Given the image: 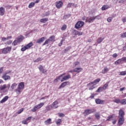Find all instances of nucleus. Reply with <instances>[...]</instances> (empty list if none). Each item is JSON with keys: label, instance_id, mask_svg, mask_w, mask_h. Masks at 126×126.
Wrapping results in <instances>:
<instances>
[{"label": "nucleus", "instance_id": "1", "mask_svg": "<svg viewBox=\"0 0 126 126\" xmlns=\"http://www.w3.org/2000/svg\"><path fill=\"white\" fill-rule=\"evenodd\" d=\"M24 83H20L18 85L17 88L15 90V92H16V94L18 95L21 94V92H22V91H23L24 90Z\"/></svg>", "mask_w": 126, "mask_h": 126}, {"label": "nucleus", "instance_id": "2", "mask_svg": "<svg viewBox=\"0 0 126 126\" xmlns=\"http://www.w3.org/2000/svg\"><path fill=\"white\" fill-rule=\"evenodd\" d=\"M32 46H33V43L32 42H31L28 44L27 45L22 47L21 49V51H22V52H24L25 51L28 50V49H30V48H31Z\"/></svg>", "mask_w": 126, "mask_h": 126}, {"label": "nucleus", "instance_id": "3", "mask_svg": "<svg viewBox=\"0 0 126 126\" xmlns=\"http://www.w3.org/2000/svg\"><path fill=\"white\" fill-rule=\"evenodd\" d=\"M11 51V47H6L2 49V54L6 55V54H8V53H10Z\"/></svg>", "mask_w": 126, "mask_h": 126}, {"label": "nucleus", "instance_id": "4", "mask_svg": "<svg viewBox=\"0 0 126 126\" xmlns=\"http://www.w3.org/2000/svg\"><path fill=\"white\" fill-rule=\"evenodd\" d=\"M84 25V22L83 21H78L75 26V28L76 29H78L79 28H81V27H82Z\"/></svg>", "mask_w": 126, "mask_h": 126}, {"label": "nucleus", "instance_id": "5", "mask_svg": "<svg viewBox=\"0 0 126 126\" xmlns=\"http://www.w3.org/2000/svg\"><path fill=\"white\" fill-rule=\"evenodd\" d=\"M94 112H95V110L94 109H87L85 110L84 114L87 116H88V115H90V114H92V113H94Z\"/></svg>", "mask_w": 126, "mask_h": 126}, {"label": "nucleus", "instance_id": "6", "mask_svg": "<svg viewBox=\"0 0 126 126\" xmlns=\"http://www.w3.org/2000/svg\"><path fill=\"white\" fill-rule=\"evenodd\" d=\"M101 80V79H100V78H97L96 79H95L94 81H93L91 83H90L89 84H88L87 85V86H90V85L92 84H93L94 85H96V84H97V83H99V82H100V81Z\"/></svg>", "mask_w": 126, "mask_h": 126}, {"label": "nucleus", "instance_id": "7", "mask_svg": "<svg viewBox=\"0 0 126 126\" xmlns=\"http://www.w3.org/2000/svg\"><path fill=\"white\" fill-rule=\"evenodd\" d=\"M63 3L62 0H59L56 2V6L57 8H61L63 6Z\"/></svg>", "mask_w": 126, "mask_h": 126}, {"label": "nucleus", "instance_id": "8", "mask_svg": "<svg viewBox=\"0 0 126 126\" xmlns=\"http://www.w3.org/2000/svg\"><path fill=\"white\" fill-rule=\"evenodd\" d=\"M59 105V102L56 100L51 105V108H52L53 109H57L59 108V105Z\"/></svg>", "mask_w": 126, "mask_h": 126}, {"label": "nucleus", "instance_id": "9", "mask_svg": "<svg viewBox=\"0 0 126 126\" xmlns=\"http://www.w3.org/2000/svg\"><path fill=\"white\" fill-rule=\"evenodd\" d=\"M95 18L94 17H87L86 19V22H89V23L93 22Z\"/></svg>", "mask_w": 126, "mask_h": 126}, {"label": "nucleus", "instance_id": "10", "mask_svg": "<svg viewBox=\"0 0 126 126\" xmlns=\"http://www.w3.org/2000/svg\"><path fill=\"white\" fill-rule=\"evenodd\" d=\"M1 78L5 81L9 80V79H10V76L7 75V73H4Z\"/></svg>", "mask_w": 126, "mask_h": 126}, {"label": "nucleus", "instance_id": "11", "mask_svg": "<svg viewBox=\"0 0 126 126\" xmlns=\"http://www.w3.org/2000/svg\"><path fill=\"white\" fill-rule=\"evenodd\" d=\"M38 68L39 69V71L42 72V73H46V72H47V70L46 69H44V67L42 66V65H39Z\"/></svg>", "mask_w": 126, "mask_h": 126}, {"label": "nucleus", "instance_id": "12", "mask_svg": "<svg viewBox=\"0 0 126 126\" xmlns=\"http://www.w3.org/2000/svg\"><path fill=\"white\" fill-rule=\"evenodd\" d=\"M71 77L70 76V75L68 74L62 78V79L61 80V82H63V81H66L67 79H69L71 78Z\"/></svg>", "mask_w": 126, "mask_h": 126}, {"label": "nucleus", "instance_id": "13", "mask_svg": "<svg viewBox=\"0 0 126 126\" xmlns=\"http://www.w3.org/2000/svg\"><path fill=\"white\" fill-rule=\"evenodd\" d=\"M125 123V118H119L118 120V125L119 126H122L123 124Z\"/></svg>", "mask_w": 126, "mask_h": 126}, {"label": "nucleus", "instance_id": "14", "mask_svg": "<svg viewBox=\"0 0 126 126\" xmlns=\"http://www.w3.org/2000/svg\"><path fill=\"white\" fill-rule=\"evenodd\" d=\"M124 116H125V112L123 110L120 109L119 111L118 118H124Z\"/></svg>", "mask_w": 126, "mask_h": 126}, {"label": "nucleus", "instance_id": "15", "mask_svg": "<svg viewBox=\"0 0 126 126\" xmlns=\"http://www.w3.org/2000/svg\"><path fill=\"white\" fill-rule=\"evenodd\" d=\"M68 84H69V82H64L61 84L59 88H63V87H65L66 85H68Z\"/></svg>", "mask_w": 126, "mask_h": 126}, {"label": "nucleus", "instance_id": "16", "mask_svg": "<svg viewBox=\"0 0 126 126\" xmlns=\"http://www.w3.org/2000/svg\"><path fill=\"white\" fill-rule=\"evenodd\" d=\"M82 70H83V68L81 67H76L73 69L74 72H77L78 73L81 72Z\"/></svg>", "mask_w": 126, "mask_h": 126}, {"label": "nucleus", "instance_id": "17", "mask_svg": "<svg viewBox=\"0 0 126 126\" xmlns=\"http://www.w3.org/2000/svg\"><path fill=\"white\" fill-rule=\"evenodd\" d=\"M45 39H46L44 37H42L38 40H36V43L38 44H41V43H43L44 42Z\"/></svg>", "mask_w": 126, "mask_h": 126}, {"label": "nucleus", "instance_id": "18", "mask_svg": "<svg viewBox=\"0 0 126 126\" xmlns=\"http://www.w3.org/2000/svg\"><path fill=\"white\" fill-rule=\"evenodd\" d=\"M109 70H110V69L108 67H105L102 70L101 73L105 74V73H107Z\"/></svg>", "mask_w": 126, "mask_h": 126}, {"label": "nucleus", "instance_id": "19", "mask_svg": "<svg viewBox=\"0 0 126 126\" xmlns=\"http://www.w3.org/2000/svg\"><path fill=\"white\" fill-rule=\"evenodd\" d=\"M5 11V9H4V8L1 7L0 8V15H4V12Z\"/></svg>", "mask_w": 126, "mask_h": 126}, {"label": "nucleus", "instance_id": "20", "mask_svg": "<svg viewBox=\"0 0 126 126\" xmlns=\"http://www.w3.org/2000/svg\"><path fill=\"white\" fill-rule=\"evenodd\" d=\"M8 96L6 95L3 97V98L0 100V103H4V102H6L7 100H8Z\"/></svg>", "mask_w": 126, "mask_h": 126}, {"label": "nucleus", "instance_id": "21", "mask_svg": "<svg viewBox=\"0 0 126 126\" xmlns=\"http://www.w3.org/2000/svg\"><path fill=\"white\" fill-rule=\"evenodd\" d=\"M55 39V36L52 35L48 39L49 40V42H55L56 41Z\"/></svg>", "mask_w": 126, "mask_h": 126}, {"label": "nucleus", "instance_id": "22", "mask_svg": "<svg viewBox=\"0 0 126 126\" xmlns=\"http://www.w3.org/2000/svg\"><path fill=\"white\" fill-rule=\"evenodd\" d=\"M44 124L45 125H51V124H52V119H51L50 118H49L48 119H47L46 121H45L44 122Z\"/></svg>", "mask_w": 126, "mask_h": 126}, {"label": "nucleus", "instance_id": "23", "mask_svg": "<svg viewBox=\"0 0 126 126\" xmlns=\"http://www.w3.org/2000/svg\"><path fill=\"white\" fill-rule=\"evenodd\" d=\"M50 14H51V12H50V11H48L46 12H45V13H43L41 15L42 17H45V16H49V15H50Z\"/></svg>", "mask_w": 126, "mask_h": 126}, {"label": "nucleus", "instance_id": "24", "mask_svg": "<svg viewBox=\"0 0 126 126\" xmlns=\"http://www.w3.org/2000/svg\"><path fill=\"white\" fill-rule=\"evenodd\" d=\"M78 65H80V63L79 62L77 61L73 63L72 66L73 67H75L76 66H78Z\"/></svg>", "mask_w": 126, "mask_h": 126}, {"label": "nucleus", "instance_id": "25", "mask_svg": "<svg viewBox=\"0 0 126 126\" xmlns=\"http://www.w3.org/2000/svg\"><path fill=\"white\" fill-rule=\"evenodd\" d=\"M63 75H65V73L62 74V75L59 76L58 78L54 80V82H58V81H59V80H60V79H61V77H63Z\"/></svg>", "mask_w": 126, "mask_h": 126}, {"label": "nucleus", "instance_id": "26", "mask_svg": "<svg viewBox=\"0 0 126 126\" xmlns=\"http://www.w3.org/2000/svg\"><path fill=\"white\" fill-rule=\"evenodd\" d=\"M104 100H102L100 99H95V102L96 104H103L104 103Z\"/></svg>", "mask_w": 126, "mask_h": 126}, {"label": "nucleus", "instance_id": "27", "mask_svg": "<svg viewBox=\"0 0 126 126\" xmlns=\"http://www.w3.org/2000/svg\"><path fill=\"white\" fill-rule=\"evenodd\" d=\"M17 40L20 42L21 43V41L23 40H24V36H22V35H21L20 36H19Z\"/></svg>", "mask_w": 126, "mask_h": 126}, {"label": "nucleus", "instance_id": "28", "mask_svg": "<svg viewBox=\"0 0 126 126\" xmlns=\"http://www.w3.org/2000/svg\"><path fill=\"white\" fill-rule=\"evenodd\" d=\"M38 109H40V108L37 104V105L35 106L32 109V112H36V111H37V110H38Z\"/></svg>", "mask_w": 126, "mask_h": 126}, {"label": "nucleus", "instance_id": "29", "mask_svg": "<svg viewBox=\"0 0 126 126\" xmlns=\"http://www.w3.org/2000/svg\"><path fill=\"white\" fill-rule=\"evenodd\" d=\"M48 18H45L40 19V22H41V23H46L47 21H48Z\"/></svg>", "mask_w": 126, "mask_h": 126}, {"label": "nucleus", "instance_id": "30", "mask_svg": "<svg viewBox=\"0 0 126 126\" xmlns=\"http://www.w3.org/2000/svg\"><path fill=\"white\" fill-rule=\"evenodd\" d=\"M104 89L103 88V87H99L98 88V89L97 90V91H96V92H97V93H100V92H102V91H104Z\"/></svg>", "mask_w": 126, "mask_h": 126}, {"label": "nucleus", "instance_id": "31", "mask_svg": "<svg viewBox=\"0 0 126 126\" xmlns=\"http://www.w3.org/2000/svg\"><path fill=\"white\" fill-rule=\"evenodd\" d=\"M113 102H114V103H116L117 104H119L120 103H121V99L119 98H116L113 100Z\"/></svg>", "mask_w": 126, "mask_h": 126}, {"label": "nucleus", "instance_id": "32", "mask_svg": "<svg viewBox=\"0 0 126 126\" xmlns=\"http://www.w3.org/2000/svg\"><path fill=\"white\" fill-rule=\"evenodd\" d=\"M77 5H76V4L75 5L74 4L72 3H69L67 4V6L68 7H71V6H74V7H76Z\"/></svg>", "mask_w": 126, "mask_h": 126}, {"label": "nucleus", "instance_id": "33", "mask_svg": "<svg viewBox=\"0 0 126 126\" xmlns=\"http://www.w3.org/2000/svg\"><path fill=\"white\" fill-rule=\"evenodd\" d=\"M34 6H35V3L32 2L29 4L28 7L29 8H32V7H34Z\"/></svg>", "mask_w": 126, "mask_h": 126}, {"label": "nucleus", "instance_id": "34", "mask_svg": "<svg viewBox=\"0 0 126 126\" xmlns=\"http://www.w3.org/2000/svg\"><path fill=\"white\" fill-rule=\"evenodd\" d=\"M17 86V84H16V83H14L12 84L11 86V89H12V90H13V89H15V88H16Z\"/></svg>", "mask_w": 126, "mask_h": 126}, {"label": "nucleus", "instance_id": "35", "mask_svg": "<svg viewBox=\"0 0 126 126\" xmlns=\"http://www.w3.org/2000/svg\"><path fill=\"white\" fill-rule=\"evenodd\" d=\"M108 8H109V5H104L102 7L101 9L102 10H106V9H108Z\"/></svg>", "mask_w": 126, "mask_h": 126}, {"label": "nucleus", "instance_id": "36", "mask_svg": "<svg viewBox=\"0 0 126 126\" xmlns=\"http://www.w3.org/2000/svg\"><path fill=\"white\" fill-rule=\"evenodd\" d=\"M12 37L11 36H8V37H2V41L4 42L5 41H6L9 39H11Z\"/></svg>", "mask_w": 126, "mask_h": 126}, {"label": "nucleus", "instance_id": "37", "mask_svg": "<svg viewBox=\"0 0 126 126\" xmlns=\"http://www.w3.org/2000/svg\"><path fill=\"white\" fill-rule=\"evenodd\" d=\"M56 125H57L58 126H60V125H61V124H62V120L61 119H58L56 122Z\"/></svg>", "mask_w": 126, "mask_h": 126}, {"label": "nucleus", "instance_id": "38", "mask_svg": "<svg viewBox=\"0 0 126 126\" xmlns=\"http://www.w3.org/2000/svg\"><path fill=\"white\" fill-rule=\"evenodd\" d=\"M103 40H104V38L102 37L98 38L97 40V44H100L101 42H102Z\"/></svg>", "mask_w": 126, "mask_h": 126}, {"label": "nucleus", "instance_id": "39", "mask_svg": "<svg viewBox=\"0 0 126 126\" xmlns=\"http://www.w3.org/2000/svg\"><path fill=\"white\" fill-rule=\"evenodd\" d=\"M95 117L97 120L100 119V113H96L95 114Z\"/></svg>", "mask_w": 126, "mask_h": 126}, {"label": "nucleus", "instance_id": "40", "mask_svg": "<svg viewBox=\"0 0 126 126\" xmlns=\"http://www.w3.org/2000/svg\"><path fill=\"white\" fill-rule=\"evenodd\" d=\"M94 85H94V84H91L90 85V86H88V87H89V89L90 90H93L95 88L94 87Z\"/></svg>", "mask_w": 126, "mask_h": 126}, {"label": "nucleus", "instance_id": "41", "mask_svg": "<svg viewBox=\"0 0 126 126\" xmlns=\"http://www.w3.org/2000/svg\"><path fill=\"white\" fill-rule=\"evenodd\" d=\"M120 104H122V105H126V98L123 99L121 100Z\"/></svg>", "mask_w": 126, "mask_h": 126}, {"label": "nucleus", "instance_id": "42", "mask_svg": "<svg viewBox=\"0 0 126 126\" xmlns=\"http://www.w3.org/2000/svg\"><path fill=\"white\" fill-rule=\"evenodd\" d=\"M18 43H20L17 39L14 40L13 42L12 43V45L13 46H16Z\"/></svg>", "mask_w": 126, "mask_h": 126}, {"label": "nucleus", "instance_id": "43", "mask_svg": "<svg viewBox=\"0 0 126 126\" xmlns=\"http://www.w3.org/2000/svg\"><path fill=\"white\" fill-rule=\"evenodd\" d=\"M122 63L121 59H119L115 62V64L118 65L119 64V63Z\"/></svg>", "mask_w": 126, "mask_h": 126}, {"label": "nucleus", "instance_id": "44", "mask_svg": "<svg viewBox=\"0 0 126 126\" xmlns=\"http://www.w3.org/2000/svg\"><path fill=\"white\" fill-rule=\"evenodd\" d=\"M44 105H45V103L44 102H41V103L37 104V105H38V107H39V109H41V108H42V107H43V106H44Z\"/></svg>", "mask_w": 126, "mask_h": 126}, {"label": "nucleus", "instance_id": "45", "mask_svg": "<svg viewBox=\"0 0 126 126\" xmlns=\"http://www.w3.org/2000/svg\"><path fill=\"white\" fill-rule=\"evenodd\" d=\"M108 85H109V84L108 83H106L105 84L103 85L102 88H103V89L104 90H106V89L108 88Z\"/></svg>", "mask_w": 126, "mask_h": 126}, {"label": "nucleus", "instance_id": "46", "mask_svg": "<svg viewBox=\"0 0 126 126\" xmlns=\"http://www.w3.org/2000/svg\"><path fill=\"white\" fill-rule=\"evenodd\" d=\"M5 84H4L3 86H0V90H4L5 89Z\"/></svg>", "mask_w": 126, "mask_h": 126}, {"label": "nucleus", "instance_id": "47", "mask_svg": "<svg viewBox=\"0 0 126 126\" xmlns=\"http://www.w3.org/2000/svg\"><path fill=\"white\" fill-rule=\"evenodd\" d=\"M50 43V41L49 40V39H47L44 43L43 44V46H45L46 45H48V44H49Z\"/></svg>", "mask_w": 126, "mask_h": 126}, {"label": "nucleus", "instance_id": "48", "mask_svg": "<svg viewBox=\"0 0 126 126\" xmlns=\"http://www.w3.org/2000/svg\"><path fill=\"white\" fill-rule=\"evenodd\" d=\"M23 111H24V108H21L17 113L18 115H19L20 114H21V113H22V112H23Z\"/></svg>", "mask_w": 126, "mask_h": 126}, {"label": "nucleus", "instance_id": "49", "mask_svg": "<svg viewBox=\"0 0 126 126\" xmlns=\"http://www.w3.org/2000/svg\"><path fill=\"white\" fill-rule=\"evenodd\" d=\"M65 29H66V25H63L61 28V30H62V31H63L65 30Z\"/></svg>", "mask_w": 126, "mask_h": 126}, {"label": "nucleus", "instance_id": "50", "mask_svg": "<svg viewBox=\"0 0 126 126\" xmlns=\"http://www.w3.org/2000/svg\"><path fill=\"white\" fill-rule=\"evenodd\" d=\"M41 61V58H38L37 59L35 60H34L33 62L34 63H39Z\"/></svg>", "mask_w": 126, "mask_h": 126}, {"label": "nucleus", "instance_id": "51", "mask_svg": "<svg viewBox=\"0 0 126 126\" xmlns=\"http://www.w3.org/2000/svg\"><path fill=\"white\" fill-rule=\"evenodd\" d=\"M126 71H124L120 72V75H126Z\"/></svg>", "mask_w": 126, "mask_h": 126}, {"label": "nucleus", "instance_id": "52", "mask_svg": "<svg viewBox=\"0 0 126 126\" xmlns=\"http://www.w3.org/2000/svg\"><path fill=\"white\" fill-rule=\"evenodd\" d=\"M52 108V106H51L50 105H48L46 107V111H50V110H51V108Z\"/></svg>", "mask_w": 126, "mask_h": 126}, {"label": "nucleus", "instance_id": "53", "mask_svg": "<svg viewBox=\"0 0 126 126\" xmlns=\"http://www.w3.org/2000/svg\"><path fill=\"white\" fill-rule=\"evenodd\" d=\"M120 60L122 62H126V57H123L122 58L120 59Z\"/></svg>", "mask_w": 126, "mask_h": 126}, {"label": "nucleus", "instance_id": "54", "mask_svg": "<svg viewBox=\"0 0 126 126\" xmlns=\"http://www.w3.org/2000/svg\"><path fill=\"white\" fill-rule=\"evenodd\" d=\"M22 124L23 125H28V122H27V121H26V120H24L22 121Z\"/></svg>", "mask_w": 126, "mask_h": 126}, {"label": "nucleus", "instance_id": "55", "mask_svg": "<svg viewBox=\"0 0 126 126\" xmlns=\"http://www.w3.org/2000/svg\"><path fill=\"white\" fill-rule=\"evenodd\" d=\"M71 48V47H68L66 48H65L64 50V53H65V52H67V51H69V50H70Z\"/></svg>", "mask_w": 126, "mask_h": 126}, {"label": "nucleus", "instance_id": "56", "mask_svg": "<svg viewBox=\"0 0 126 126\" xmlns=\"http://www.w3.org/2000/svg\"><path fill=\"white\" fill-rule=\"evenodd\" d=\"M94 17V20H95V19H98V20L101 19V17H100V16H96Z\"/></svg>", "mask_w": 126, "mask_h": 126}, {"label": "nucleus", "instance_id": "57", "mask_svg": "<svg viewBox=\"0 0 126 126\" xmlns=\"http://www.w3.org/2000/svg\"><path fill=\"white\" fill-rule=\"evenodd\" d=\"M5 88L8 89V90L9 89V88H10V84H9L8 85L5 84Z\"/></svg>", "mask_w": 126, "mask_h": 126}, {"label": "nucleus", "instance_id": "58", "mask_svg": "<svg viewBox=\"0 0 126 126\" xmlns=\"http://www.w3.org/2000/svg\"><path fill=\"white\" fill-rule=\"evenodd\" d=\"M63 40H62L61 42L59 44V47H61L63 45Z\"/></svg>", "mask_w": 126, "mask_h": 126}, {"label": "nucleus", "instance_id": "59", "mask_svg": "<svg viewBox=\"0 0 126 126\" xmlns=\"http://www.w3.org/2000/svg\"><path fill=\"white\" fill-rule=\"evenodd\" d=\"M122 21H123V23H125V22H126V18L124 17L122 18Z\"/></svg>", "mask_w": 126, "mask_h": 126}, {"label": "nucleus", "instance_id": "60", "mask_svg": "<svg viewBox=\"0 0 126 126\" xmlns=\"http://www.w3.org/2000/svg\"><path fill=\"white\" fill-rule=\"evenodd\" d=\"M68 17H70V14H68L64 16V18H68Z\"/></svg>", "mask_w": 126, "mask_h": 126}, {"label": "nucleus", "instance_id": "61", "mask_svg": "<svg viewBox=\"0 0 126 126\" xmlns=\"http://www.w3.org/2000/svg\"><path fill=\"white\" fill-rule=\"evenodd\" d=\"M59 116L60 117H64V114L63 113H59Z\"/></svg>", "mask_w": 126, "mask_h": 126}, {"label": "nucleus", "instance_id": "62", "mask_svg": "<svg viewBox=\"0 0 126 126\" xmlns=\"http://www.w3.org/2000/svg\"><path fill=\"white\" fill-rule=\"evenodd\" d=\"M113 58H117V57H118V54H117V53H114L113 55H112Z\"/></svg>", "mask_w": 126, "mask_h": 126}, {"label": "nucleus", "instance_id": "63", "mask_svg": "<svg viewBox=\"0 0 126 126\" xmlns=\"http://www.w3.org/2000/svg\"><path fill=\"white\" fill-rule=\"evenodd\" d=\"M107 21H108V22H111V21H112V18L109 17V18L107 19Z\"/></svg>", "mask_w": 126, "mask_h": 126}, {"label": "nucleus", "instance_id": "64", "mask_svg": "<svg viewBox=\"0 0 126 126\" xmlns=\"http://www.w3.org/2000/svg\"><path fill=\"white\" fill-rule=\"evenodd\" d=\"M112 118V116H109V117H108V119H107V121H111Z\"/></svg>", "mask_w": 126, "mask_h": 126}]
</instances>
